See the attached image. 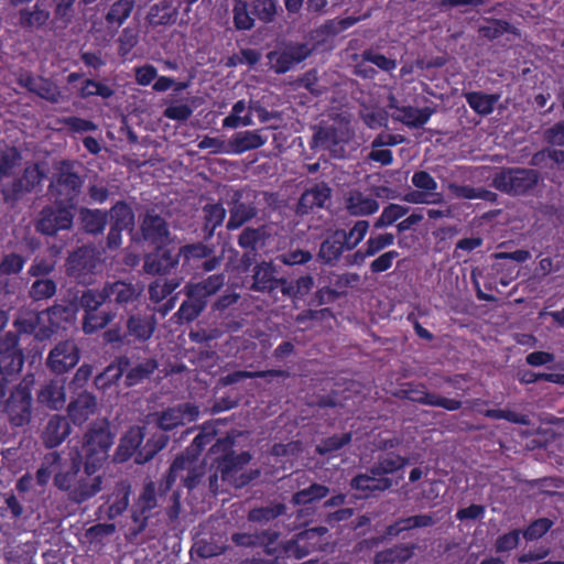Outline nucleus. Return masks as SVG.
Returning a JSON list of instances; mask_svg holds the SVG:
<instances>
[{
	"mask_svg": "<svg viewBox=\"0 0 564 564\" xmlns=\"http://www.w3.org/2000/svg\"><path fill=\"white\" fill-rule=\"evenodd\" d=\"M399 111L401 112L399 120L405 126L415 129L426 124L434 112L430 107L415 108L412 106H404Z\"/></svg>",
	"mask_w": 564,
	"mask_h": 564,
	"instance_id": "obj_47",
	"label": "nucleus"
},
{
	"mask_svg": "<svg viewBox=\"0 0 564 564\" xmlns=\"http://www.w3.org/2000/svg\"><path fill=\"white\" fill-rule=\"evenodd\" d=\"M398 397L403 400H409L413 403H419L429 406H438L447 411H457L462 408L463 403L456 399L445 398L432 392H429L426 386L421 382H405L399 390Z\"/></svg>",
	"mask_w": 564,
	"mask_h": 564,
	"instance_id": "obj_11",
	"label": "nucleus"
},
{
	"mask_svg": "<svg viewBox=\"0 0 564 564\" xmlns=\"http://www.w3.org/2000/svg\"><path fill=\"white\" fill-rule=\"evenodd\" d=\"M267 141L268 138L262 135L260 130H246L236 132L231 137L229 144L234 153L242 154L263 147Z\"/></svg>",
	"mask_w": 564,
	"mask_h": 564,
	"instance_id": "obj_31",
	"label": "nucleus"
},
{
	"mask_svg": "<svg viewBox=\"0 0 564 564\" xmlns=\"http://www.w3.org/2000/svg\"><path fill=\"white\" fill-rule=\"evenodd\" d=\"M408 463L409 459L406 457L395 453H388L379 456L378 460L369 468V471L375 476L384 477L404 468Z\"/></svg>",
	"mask_w": 564,
	"mask_h": 564,
	"instance_id": "obj_42",
	"label": "nucleus"
},
{
	"mask_svg": "<svg viewBox=\"0 0 564 564\" xmlns=\"http://www.w3.org/2000/svg\"><path fill=\"white\" fill-rule=\"evenodd\" d=\"M170 437L165 433H154L147 443L139 449L135 463L145 464L150 462L160 451H162L169 443Z\"/></svg>",
	"mask_w": 564,
	"mask_h": 564,
	"instance_id": "obj_46",
	"label": "nucleus"
},
{
	"mask_svg": "<svg viewBox=\"0 0 564 564\" xmlns=\"http://www.w3.org/2000/svg\"><path fill=\"white\" fill-rule=\"evenodd\" d=\"M116 314L111 311H100L84 313L83 330L85 334H94L98 329L106 327Z\"/></svg>",
	"mask_w": 564,
	"mask_h": 564,
	"instance_id": "obj_52",
	"label": "nucleus"
},
{
	"mask_svg": "<svg viewBox=\"0 0 564 564\" xmlns=\"http://www.w3.org/2000/svg\"><path fill=\"white\" fill-rule=\"evenodd\" d=\"M37 400L52 410H59L66 401L64 388L54 382L47 383L39 391Z\"/></svg>",
	"mask_w": 564,
	"mask_h": 564,
	"instance_id": "obj_44",
	"label": "nucleus"
},
{
	"mask_svg": "<svg viewBox=\"0 0 564 564\" xmlns=\"http://www.w3.org/2000/svg\"><path fill=\"white\" fill-rule=\"evenodd\" d=\"M96 471L84 468L80 473V459H73L70 467L54 477V485L67 494L70 501L83 503L96 496L102 487V477L94 476Z\"/></svg>",
	"mask_w": 564,
	"mask_h": 564,
	"instance_id": "obj_2",
	"label": "nucleus"
},
{
	"mask_svg": "<svg viewBox=\"0 0 564 564\" xmlns=\"http://www.w3.org/2000/svg\"><path fill=\"white\" fill-rule=\"evenodd\" d=\"M50 19V12L36 2L32 8H23L18 12V24L24 30L41 29Z\"/></svg>",
	"mask_w": 564,
	"mask_h": 564,
	"instance_id": "obj_36",
	"label": "nucleus"
},
{
	"mask_svg": "<svg viewBox=\"0 0 564 564\" xmlns=\"http://www.w3.org/2000/svg\"><path fill=\"white\" fill-rule=\"evenodd\" d=\"M279 538V533L272 530H263L257 533L236 532L231 535L235 545L241 547L269 546Z\"/></svg>",
	"mask_w": 564,
	"mask_h": 564,
	"instance_id": "obj_33",
	"label": "nucleus"
},
{
	"mask_svg": "<svg viewBox=\"0 0 564 564\" xmlns=\"http://www.w3.org/2000/svg\"><path fill=\"white\" fill-rule=\"evenodd\" d=\"M100 263L99 254L94 247L82 246L70 252L65 261L67 276L78 283H90Z\"/></svg>",
	"mask_w": 564,
	"mask_h": 564,
	"instance_id": "obj_7",
	"label": "nucleus"
},
{
	"mask_svg": "<svg viewBox=\"0 0 564 564\" xmlns=\"http://www.w3.org/2000/svg\"><path fill=\"white\" fill-rule=\"evenodd\" d=\"M351 135L347 124L334 123L321 127L313 135L315 145L332 150L341 143H347Z\"/></svg>",
	"mask_w": 564,
	"mask_h": 564,
	"instance_id": "obj_24",
	"label": "nucleus"
},
{
	"mask_svg": "<svg viewBox=\"0 0 564 564\" xmlns=\"http://www.w3.org/2000/svg\"><path fill=\"white\" fill-rule=\"evenodd\" d=\"M80 358L79 348L74 340H63L48 352L47 368L56 375H63L74 368Z\"/></svg>",
	"mask_w": 564,
	"mask_h": 564,
	"instance_id": "obj_14",
	"label": "nucleus"
},
{
	"mask_svg": "<svg viewBox=\"0 0 564 564\" xmlns=\"http://www.w3.org/2000/svg\"><path fill=\"white\" fill-rule=\"evenodd\" d=\"M183 278L156 279L149 285V296L154 303H160L171 295L181 284Z\"/></svg>",
	"mask_w": 564,
	"mask_h": 564,
	"instance_id": "obj_49",
	"label": "nucleus"
},
{
	"mask_svg": "<svg viewBox=\"0 0 564 564\" xmlns=\"http://www.w3.org/2000/svg\"><path fill=\"white\" fill-rule=\"evenodd\" d=\"M110 224L127 230L134 227V212L132 207L124 200H118L108 212Z\"/></svg>",
	"mask_w": 564,
	"mask_h": 564,
	"instance_id": "obj_48",
	"label": "nucleus"
},
{
	"mask_svg": "<svg viewBox=\"0 0 564 564\" xmlns=\"http://www.w3.org/2000/svg\"><path fill=\"white\" fill-rule=\"evenodd\" d=\"M409 209L410 208L408 206L390 203L383 208L381 215L376 219L373 227L376 229H381L391 226L397 220L405 216L409 213Z\"/></svg>",
	"mask_w": 564,
	"mask_h": 564,
	"instance_id": "obj_59",
	"label": "nucleus"
},
{
	"mask_svg": "<svg viewBox=\"0 0 564 564\" xmlns=\"http://www.w3.org/2000/svg\"><path fill=\"white\" fill-rule=\"evenodd\" d=\"M312 54L306 43L290 42L267 54L270 68L278 75L290 72Z\"/></svg>",
	"mask_w": 564,
	"mask_h": 564,
	"instance_id": "obj_8",
	"label": "nucleus"
},
{
	"mask_svg": "<svg viewBox=\"0 0 564 564\" xmlns=\"http://www.w3.org/2000/svg\"><path fill=\"white\" fill-rule=\"evenodd\" d=\"M268 377H280V378H289L290 372L284 369H268V370H258V371H248V370H236L229 372L228 375L220 378V382L224 386H230L237 383L243 379H265Z\"/></svg>",
	"mask_w": 564,
	"mask_h": 564,
	"instance_id": "obj_40",
	"label": "nucleus"
},
{
	"mask_svg": "<svg viewBox=\"0 0 564 564\" xmlns=\"http://www.w3.org/2000/svg\"><path fill=\"white\" fill-rule=\"evenodd\" d=\"M204 228L209 235H213L217 227L221 226L227 212L221 203L206 204L203 207Z\"/></svg>",
	"mask_w": 564,
	"mask_h": 564,
	"instance_id": "obj_55",
	"label": "nucleus"
},
{
	"mask_svg": "<svg viewBox=\"0 0 564 564\" xmlns=\"http://www.w3.org/2000/svg\"><path fill=\"white\" fill-rule=\"evenodd\" d=\"M143 438L144 433L142 427L134 426L129 429L120 440L116 451V459L118 462H126L134 454L137 455L139 449L143 446Z\"/></svg>",
	"mask_w": 564,
	"mask_h": 564,
	"instance_id": "obj_28",
	"label": "nucleus"
},
{
	"mask_svg": "<svg viewBox=\"0 0 564 564\" xmlns=\"http://www.w3.org/2000/svg\"><path fill=\"white\" fill-rule=\"evenodd\" d=\"M268 237L265 226L258 228L246 227L238 236L237 243L245 251L258 252L260 246L264 245Z\"/></svg>",
	"mask_w": 564,
	"mask_h": 564,
	"instance_id": "obj_43",
	"label": "nucleus"
},
{
	"mask_svg": "<svg viewBox=\"0 0 564 564\" xmlns=\"http://www.w3.org/2000/svg\"><path fill=\"white\" fill-rule=\"evenodd\" d=\"M464 97L468 106L480 116L490 115L494 111L495 105L498 100L497 96L482 91H467L464 94Z\"/></svg>",
	"mask_w": 564,
	"mask_h": 564,
	"instance_id": "obj_45",
	"label": "nucleus"
},
{
	"mask_svg": "<svg viewBox=\"0 0 564 564\" xmlns=\"http://www.w3.org/2000/svg\"><path fill=\"white\" fill-rule=\"evenodd\" d=\"M140 230L143 239L154 246L165 245L170 238L166 220L153 212L148 210L141 221Z\"/></svg>",
	"mask_w": 564,
	"mask_h": 564,
	"instance_id": "obj_19",
	"label": "nucleus"
},
{
	"mask_svg": "<svg viewBox=\"0 0 564 564\" xmlns=\"http://www.w3.org/2000/svg\"><path fill=\"white\" fill-rule=\"evenodd\" d=\"M352 489L362 491V497L367 498L377 491H386L392 487V480L388 477L375 476L369 474H358L351 481Z\"/></svg>",
	"mask_w": 564,
	"mask_h": 564,
	"instance_id": "obj_27",
	"label": "nucleus"
},
{
	"mask_svg": "<svg viewBox=\"0 0 564 564\" xmlns=\"http://www.w3.org/2000/svg\"><path fill=\"white\" fill-rule=\"evenodd\" d=\"M283 503H274L270 506L253 508L248 513V520L251 522H269L285 513Z\"/></svg>",
	"mask_w": 564,
	"mask_h": 564,
	"instance_id": "obj_60",
	"label": "nucleus"
},
{
	"mask_svg": "<svg viewBox=\"0 0 564 564\" xmlns=\"http://www.w3.org/2000/svg\"><path fill=\"white\" fill-rule=\"evenodd\" d=\"M39 171H30L25 169L21 177L15 178L10 186L3 189L7 198L18 199L23 193L33 191L35 184L39 182Z\"/></svg>",
	"mask_w": 564,
	"mask_h": 564,
	"instance_id": "obj_41",
	"label": "nucleus"
},
{
	"mask_svg": "<svg viewBox=\"0 0 564 564\" xmlns=\"http://www.w3.org/2000/svg\"><path fill=\"white\" fill-rule=\"evenodd\" d=\"M107 302L108 295L105 285L100 290L87 289L82 292L78 299L79 306L84 310V313L96 312Z\"/></svg>",
	"mask_w": 564,
	"mask_h": 564,
	"instance_id": "obj_53",
	"label": "nucleus"
},
{
	"mask_svg": "<svg viewBox=\"0 0 564 564\" xmlns=\"http://www.w3.org/2000/svg\"><path fill=\"white\" fill-rule=\"evenodd\" d=\"M158 367L159 362L155 358H144L132 364L129 357L120 356L95 378V384L98 389L107 390L124 376V384L134 387L149 379Z\"/></svg>",
	"mask_w": 564,
	"mask_h": 564,
	"instance_id": "obj_1",
	"label": "nucleus"
},
{
	"mask_svg": "<svg viewBox=\"0 0 564 564\" xmlns=\"http://www.w3.org/2000/svg\"><path fill=\"white\" fill-rule=\"evenodd\" d=\"M186 300L181 304L176 315L182 322H192L196 319L206 307V301L193 296L189 290H185Z\"/></svg>",
	"mask_w": 564,
	"mask_h": 564,
	"instance_id": "obj_50",
	"label": "nucleus"
},
{
	"mask_svg": "<svg viewBox=\"0 0 564 564\" xmlns=\"http://www.w3.org/2000/svg\"><path fill=\"white\" fill-rule=\"evenodd\" d=\"M4 412L12 426L26 425L32 414V393L25 380L11 390L4 403Z\"/></svg>",
	"mask_w": 564,
	"mask_h": 564,
	"instance_id": "obj_10",
	"label": "nucleus"
},
{
	"mask_svg": "<svg viewBox=\"0 0 564 564\" xmlns=\"http://www.w3.org/2000/svg\"><path fill=\"white\" fill-rule=\"evenodd\" d=\"M13 333L18 334L19 337L21 335H34L36 340L44 341L53 336L52 328L45 327V322L41 312H20L13 321Z\"/></svg>",
	"mask_w": 564,
	"mask_h": 564,
	"instance_id": "obj_17",
	"label": "nucleus"
},
{
	"mask_svg": "<svg viewBox=\"0 0 564 564\" xmlns=\"http://www.w3.org/2000/svg\"><path fill=\"white\" fill-rule=\"evenodd\" d=\"M251 13L263 23H270L276 14L275 0H251Z\"/></svg>",
	"mask_w": 564,
	"mask_h": 564,
	"instance_id": "obj_63",
	"label": "nucleus"
},
{
	"mask_svg": "<svg viewBox=\"0 0 564 564\" xmlns=\"http://www.w3.org/2000/svg\"><path fill=\"white\" fill-rule=\"evenodd\" d=\"M74 163L62 161L48 184V194L55 203L77 208L84 178L74 170Z\"/></svg>",
	"mask_w": 564,
	"mask_h": 564,
	"instance_id": "obj_5",
	"label": "nucleus"
},
{
	"mask_svg": "<svg viewBox=\"0 0 564 564\" xmlns=\"http://www.w3.org/2000/svg\"><path fill=\"white\" fill-rule=\"evenodd\" d=\"M113 94L115 90L110 86L93 78L84 79L78 91L79 97L84 99L95 96L101 97L102 99H109Z\"/></svg>",
	"mask_w": 564,
	"mask_h": 564,
	"instance_id": "obj_56",
	"label": "nucleus"
},
{
	"mask_svg": "<svg viewBox=\"0 0 564 564\" xmlns=\"http://www.w3.org/2000/svg\"><path fill=\"white\" fill-rule=\"evenodd\" d=\"M76 208L53 200L39 213L34 227L39 234L54 237L62 230H69L74 224Z\"/></svg>",
	"mask_w": 564,
	"mask_h": 564,
	"instance_id": "obj_6",
	"label": "nucleus"
},
{
	"mask_svg": "<svg viewBox=\"0 0 564 564\" xmlns=\"http://www.w3.org/2000/svg\"><path fill=\"white\" fill-rule=\"evenodd\" d=\"M276 268L272 262L262 261L256 264L253 269L252 289L259 292H273L278 289V280L275 276Z\"/></svg>",
	"mask_w": 564,
	"mask_h": 564,
	"instance_id": "obj_30",
	"label": "nucleus"
},
{
	"mask_svg": "<svg viewBox=\"0 0 564 564\" xmlns=\"http://www.w3.org/2000/svg\"><path fill=\"white\" fill-rule=\"evenodd\" d=\"M134 8V0L115 1L106 14V21L109 26H121L130 17Z\"/></svg>",
	"mask_w": 564,
	"mask_h": 564,
	"instance_id": "obj_51",
	"label": "nucleus"
},
{
	"mask_svg": "<svg viewBox=\"0 0 564 564\" xmlns=\"http://www.w3.org/2000/svg\"><path fill=\"white\" fill-rule=\"evenodd\" d=\"M109 219L107 210L90 209L83 207L79 210V220L83 229L87 234L99 235L102 234Z\"/></svg>",
	"mask_w": 564,
	"mask_h": 564,
	"instance_id": "obj_35",
	"label": "nucleus"
},
{
	"mask_svg": "<svg viewBox=\"0 0 564 564\" xmlns=\"http://www.w3.org/2000/svg\"><path fill=\"white\" fill-rule=\"evenodd\" d=\"M351 433L346 432L341 434H334L328 436L317 445L316 451L321 455L330 454L341 449L344 446L351 442Z\"/></svg>",
	"mask_w": 564,
	"mask_h": 564,
	"instance_id": "obj_64",
	"label": "nucleus"
},
{
	"mask_svg": "<svg viewBox=\"0 0 564 564\" xmlns=\"http://www.w3.org/2000/svg\"><path fill=\"white\" fill-rule=\"evenodd\" d=\"M96 408V397L90 392L80 391L68 403L67 414L75 425H82L95 413Z\"/></svg>",
	"mask_w": 564,
	"mask_h": 564,
	"instance_id": "obj_23",
	"label": "nucleus"
},
{
	"mask_svg": "<svg viewBox=\"0 0 564 564\" xmlns=\"http://www.w3.org/2000/svg\"><path fill=\"white\" fill-rule=\"evenodd\" d=\"M180 263L178 251L165 245L155 246L154 250L145 254L143 270L151 275H165L172 272Z\"/></svg>",
	"mask_w": 564,
	"mask_h": 564,
	"instance_id": "obj_16",
	"label": "nucleus"
},
{
	"mask_svg": "<svg viewBox=\"0 0 564 564\" xmlns=\"http://www.w3.org/2000/svg\"><path fill=\"white\" fill-rule=\"evenodd\" d=\"M45 322V327L52 328L53 335L59 328H66V325L75 318V311L66 305L54 304L53 306L41 311Z\"/></svg>",
	"mask_w": 564,
	"mask_h": 564,
	"instance_id": "obj_32",
	"label": "nucleus"
},
{
	"mask_svg": "<svg viewBox=\"0 0 564 564\" xmlns=\"http://www.w3.org/2000/svg\"><path fill=\"white\" fill-rule=\"evenodd\" d=\"M25 356L20 338L13 330L0 334V375L17 377L24 365Z\"/></svg>",
	"mask_w": 564,
	"mask_h": 564,
	"instance_id": "obj_9",
	"label": "nucleus"
},
{
	"mask_svg": "<svg viewBox=\"0 0 564 564\" xmlns=\"http://www.w3.org/2000/svg\"><path fill=\"white\" fill-rule=\"evenodd\" d=\"M225 274L215 273L198 283H188L185 290H189L193 296H197L207 302V299L216 294L225 284Z\"/></svg>",
	"mask_w": 564,
	"mask_h": 564,
	"instance_id": "obj_37",
	"label": "nucleus"
},
{
	"mask_svg": "<svg viewBox=\"0 0 564 564\" xmlns=\"http://www.w3.org/2000/svg\"><path fill=\"white\" fill-rule=\"evenodd\" d=\"M198 415V408L191 403L180 404L164 410L158 417L160 432H169L183 425L185 420L194 421Z\"/></svg>",
	"mask_w": 564,
	"mask_h": 564,
	"instance_id": "obj_20",
	"label": "nucleus"
},
{
	"mask_svg": "<svg viewBox=\"0 0 564 564\" xmlns=\"http://www.w3.org/2000/svg\"><path fill=\"white\" fill-rule=\"evenodd\" d=\"M330 196L329 186L324 182L317 183L303 192L297 203V210L307 214L316 207L322 208L330 199Z\"/></svg>",
	"mask_w": 564,
	"mask_h": 564,
	"instance_id": "obj_25",
	"label": "nucleus"
},
{
	"mask_svg": "<svg viewBox=\"0 0 564 564\" xmlns=\"http://www.w3.org/2000/svg\"><path fill=\"white\" fill-rule=\"evenodd\" d=\"M115 435L107 421L94 422L84 435L82 456L85 469L97 471L108 458V452L113 444Z\"/></svg>",
	"mask_w": 564,
	"mask_h": 564,
	"instance_id": "obj_4",
	"label": "nucleus"
},
{
	"mask_svg": "<svg viewBox=\"0 0 564 564\" xmlns=\"http://www.w3.org/2000/svg\"><path fill=\"white\" fill-rule=\"evenodd\" d=\"M414 554V545L397 544L392 547L379 551L375 554V564L405 563Z\"/></svg>",
	"mask_w": 564,
	"mask_h": 564,
	"instance_id": "obj_39",
	"label": "nucleus"
},
{
	"mask_svg": "<svg viewBox=\"0 0 564 564\" xmlns=\"http://www.w3.org/2000/svg\"><path fill=\"white\" fill-rule=\"evenodd\" d=\"M542 180L538 170L503 166L494 174L491 185L502 194L522 197L533 195Z\"/></svg>",
	"mask_w": 564,
	"mask_h": 564,
	"instance_id": "obj_3",
	"label": "nucleus"
},
{
	"mask_svg": "<svg viewBox=\"0 0 564 564\" xmlns=\"http://www.w3.org/2000/svg\"><path fill=\"white\" fill-rule=\"evenodd\" d=\"M156 507L158 498L155 484L153 481H149L144 484L142 491L130 509L131 520L134 524L132 528L133 535L142 533L147 529L152 511Z\"/></svg>",
	"mask_w": 564,
	"mask_h": 564,
	"instance_id": "obj_12",
	"label": "nucleus"
},
{
	"mask_svg": "<svg viewBox=\"0 0 564 564\" xmlns=\"http://www.w3.org/2000/svg\"><path fill=\"white\" fill-rule=\"evenodd\" d=\"M251 459L248 452L236 454L234 452L226 453L217 462V473L224 480L230 479L236 473L240 471L245 465Z\"/></svg>",
	"mask_w": 564,
	"mask_h": 564,
	"instance_id": "obj_34",
	"label": "nucleus"
},
{
	"mask_svg": "<svg viewBox=\"0 0 564 564\" xmlns=\"http://www.w3.org/2000/svg\"><path fill=\"white\" fill-rule=\"evenodd\" d=\"M57 292V284L53 279H35L29 290L30 297L35 301L52 299Z\"/></svg>",
	"mask_w": 564,
	"mask_h": 564,
	"instance_id": "obj_57",
	"label": "nucleus"
},
{
	"mask_svg": "<svg viewBox=\"0 0 564 564\" xmlns=\"http://www.w3.org/2000/svg\"><path fill=\"white\" fill-rule=\"evenodd\" d=\"M132 486L129 480L116 482L111 494H109L102 505L98 507L99 518L116 520L127 511L130 503Z\"/></svg>",
	"mask_w": 564,
	"mask_h": 564,
	"instance_id": "obj_13",
	"label": "nucleus"
},
{
	"mask_svg": "<svg viewBox=\"0 0 564 564\" xmlns=\"http://www.w3.org/2000/svg\"><path fill=\"white\" fill-rule=\"evenodd\" d=\"M177 251L178 258L183 259L182 271L186 274L198 269L202 261L213 253V249L203 242L184 245Z\"/></svg>",
	"mask_w": 564,
	"mask_h": 564,
	"instance_id": "obj_26",
	"label": "nucleus"
},
{
	"mask_svg": "<svg viewBox=\"0 0 564 564\" xmlns=\"http://www.w3.org/2000/svg\"><path fill=\"white\" fill-rule=\"evenodd\" d=\"M241 191H235L229 202V219L227 221L228 230H236L242 227L258 215V209L252 202L241 200Z\"/></svg>",
	"mask_w": 564,
	"mask_h": 564,
	"instance_id": "obj_21",
	"label": "nucleus"
},
{
	"mask_svg": "<svg viewBox=\"0 0 564 564\" xmlns=\"http://www.w3.org/2000/svg\"><path fill=\"white\" fill-rule=\"evenodd\" d=\"M329 492V488L321 484H312L310 487L296 491L292 496L291 502L294 506H302L318 501L325 498Z\"/></svg>",
	"mask_w": 564,
	"mask_h": 564,
	"instance_id": "obj_54",
	"label": "nucleus"
},
{
	"mask_svg": "<svg viewBox=\"0 0 564 564\" xmlns=\"http://www.w3.org/2000/svg\"><path fill=\"white\" fill-rule=\"evenodd\" d=\"M346 208L351 216H367L378 212L379 203L361 192H354L347 198Z\"/></svg>",
	"mask_w": 564,
	"mask_h": 564,
	"instance_id": "obj_38",
	"label": "nucleus"
},
{
	"mask_svg": "<svg viewBox=\"0 0 564 564\" xmlns=\"http://www.w3.org/2000/svg\"><path fill=\"white\" fill-rule=\"evenodd\" d=\"M156 324L154 313H133L127 318L126 336L130 341L144 344L153 336Z\"/></svg>",
	"mask_w": 564,
	"mask_h": 564,
	"instance_id": "obj_18",
	"label": "nucleus"
},
{
	"mask_svg": "<svg viewBox=\"0 0 564 564\" xmlns=\"http://www.w3.org/2000/svg\"><path fill=\"white\" fill-rule=\"evenodd\" d=\"M554 525L553 520L550 518H538L531 521L523 530L521 534L528 542L536 541L543 538Z\"/></svg>",
	"mask_w": 564,
	"mask_h": 564,
	"instance_id": "obj_61",
	"label": "nucleus"
},
{
	"mask_svg": "<svg viewBox=\"0 0 564 564\" xmlns=\"http://www.w3.org/2000/svg\"><path fill=\"white\" fill-rule=\"evenodd\" d=\"M21 159V153L14 147L0 150V181L13 174Z\"/></svg>",
	"mask_w": 564,
	"mask_h": 564,
	"instance_id": "obj_62",
	"label": "nucleus"
},
{
	"mask_svg": "<svg viewBox=\"0 0 564 564\" xmlns=\"http://www.w3.org/2000/svg\"><path fill=\"white\" fill-rule=\"evenodd\" d=\"M344 237L345 230L337 229L321 243L318 250V258H321L324 263L334 264L340 259L345 251Z\"/></svg>",
	"mask_w": 564,
	"mask_h": 564,
	"instance_id": "obj_29",
	"label": "nucleus"
},
{
	"mask_svg": "<svg viewBox=\"0 0 564 564\" xmlns=\"http://www.w3.org/2000/svg\"><path fill=\"white\" fill-rule=\"evenodd\" d=\"M70 424L66 416L61 414L52 415L41 434L43 445L50 449L59 446L70 434Z\"/></svg>",
	"mask_w": 564,
	"mask_h": 564,
	"instance_id": "obj_22",
	"label": "nucleus"
},
{
	"mask_svg": "<svg viewBox=\"0 0 564 564\" xmlns=\"http://www.w3.org/2000/svg\"><path fill=\"white\" fill-rule=\"evenodd\" d=\"M234 25L237 30L248 31L254 26V17L251 13L250 3L238 0L234 7Z\"/></svg>",
	"mask_w": 564,
	"mask_h": 564,
	"instance_id": "obj_58",
	"label": "nucleus"
},
{
	"mask_svg": "<svg viewBox=\"0 0 564 564\" xmlns=\"http://www.w3.org/2000/svg\"><path fill=\"white\" fill-rule=\"evenodd\" d=\"M105 288L108 295V303H112L123 310H128L130 305L133 306L138 303L144 291L141 283L126 280L106 282Z\"/></svg>",
	"mask_w": 564,
	"mask_h": 564,
	"instance_id": "obj_15",
	"label": "nucleus"
}]
</instances>
